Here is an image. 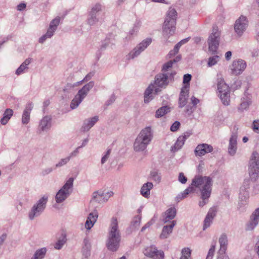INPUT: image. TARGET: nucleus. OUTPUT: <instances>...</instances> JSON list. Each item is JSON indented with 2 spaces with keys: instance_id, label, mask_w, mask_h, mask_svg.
<instances>
[{
  "instance_id": "5fc2aeb1",
  "label": "nucleus",
  "mask_w": 259,
  "mask_h": 259,
  "mask_svg": "<svg viewBox=\"0 0 259 259\" xmlns=\"http://www.w3.org/2000/svg\"><path fill=\"white\" fill-rule=\"evenodd\" d=\"M110 43V39L108 37H106V39L102 42L100 49L101 50L105 49L106 47L109 46Z\"/></svg>"
},
{
  "instance_id": "20e7f679",
  "label": "nucleus",
  "mask_w": 259,
  "mask_h": 259,
  "mask_svg": "<svg viewBox=\"0 0 259 259\" xmlns=\"http://www.w3.org/2000/svg\"><path fill=\"white\" fill-rule=\"evenodd\" d=\"M221 36V31L217 25H213L212 32L209 35L207 43L208 45V50L212 55H215L217 52ZM220 57L218 55H214L208 59V65L212 66L214 65L219 61Z\"/></svg>"
},
{
  "instance_id": "c85d7f7f",
  "label": "nucleus",
  "mask_w": 259,
  "mask_h": 259,
  "mask_svg": "<svg viewBox=\"0 0 259 259\" xmlns=\"http://www.w3.org/2000/svg\"><path fill=\"white\" fill-rule=\"evenodd\" d=\"M31 62V59H26L16 70L15 74L17 75H20L28 70V65Z\"/></svg>"
},
{
  "instance_id": "7c9ffc66",
  "label": "nucleus",
  "mask_w": 259,
  "mask_h": 259,
  "mask_svg": "<svg viewBox=\"0 0 259 259\" xmlns=\"http://www.w3.org/2000/svg\"><path fill=\"white\" fill-rule=\"evenodd\" d=\"M153 185L151 182H147L142 186L141 189V194L145 198H148L150 194V190L152 189Z\"/></svg>"
},
{
  "instance_id": "473e14b6",
  "label": "nucleus",
  "mask_w": 259,
  "mask_h": 259,
  "mask_svg": "<svg viewBox=\"0 0 259 259\" xmlns=\"http://www.w3.org/2000/svg\"><path fill=\"white\" fill-rule=\"evenodd\" d=\"M13 114V111L12 109L8 108L7 109L4 114L3 117L1 119V123L3 125L6 124L9 120L10 119Z\"/></svg>"
},
{
  "instance_id": "c9c22d12",
  "label": "nucleus",
  "mask_w": 259,
  "mask_h": 259,
  "mask_svg": "<svg viewBox=\"0 0 259 259\" xmlns=\"http://www.w3.org/2000/svg\"><path fill=\"white\" fill-rule=\"evenodd\" d=\"M67 240L66 235L64 232L61 233V236L58 238L57 241L54 245V247L56 249H60L66 243Z\"/></svg>"
},
{
  "instance_id": "3c124183",
  "label": "nucleus",
  "mask_w": 259,
  "mask_h": 259,
  "mask_svg": "<svg viewBox=\"0 0 259 259\" xmlns=\"http://www.w3.org/2000/svg\"><path fill=\"white\" fill-rule=\"evenodd\" d=\"M178 180L181 183L184 184L186 183L188 179L184 175V173L181 172L179 173Z\"/></svg>"
},
{
  "instance_id": "9b49d317",
  "label": "nucleus",
  "mask_w": 259,
  "mask_h": 259,
  "mask_svg": "<svg viewBox=\"0 0 259 259\" xmlns=\"http://www.w3.org/2000/svg\"><path fill=\"white\" fill-rule=\"evenodd\" d=\"M249 165V174L251 180L255 182L259 174V154L254 151L252 152Z\"/></svg>"
},
{
  "instance_id": "bf43d9fd",
  "label": "nucleus",
  "mask_w": 259,
  "mask_h": 259,
  "mask_svg": "<svg viewBox=\"0 0 259 259\" xmlns=\"http://www.w3.org/2000/svg\"><path fill=\"white\" fill-rule=\"evenodd\" d=\"M53 170V167H47L41 171V174L42 176H45L52 172Z\"/></svg>"
},
{
  "instance_id": "dca6fc26",
  "label": "nucleus",
  "mask_w": 259,
  "mask_h": 259,
  "mask_svg": "<svg viewBox=\"0 0 259 259\" xmlns=\"http://www.w3.org/2000/svg\"><path fill=\"white\" fill-rule=\"evenodd\" d=\"M112 191L104 192L102 191H97L94 192L92 194L91 201L98 203H102L107 201L108 199L113 196Z\"/></svg>"
},
{
  "instance_id": "aec40b11",
  "label": "nucleus",
  "mask_w": 259,
  "mask_h": 259,
  "mask_svg": "<svg viewBox=\"0 0 259 259\" xmlns=\"http://www.w3.org/2000/svg\"><path fill=\"white\" fill-rule=\"evenodd\" d=\"M192 135L190 131L186 132L184 135L180 136L177 139L175 145L171 147V150L176 152L181 149L184 145L185 141Z\"/></svg>"
},
{
  "instance_id": "4c0bfd02",
  "label": "nucleus",
  "mask_w": 259,
  "mask_h": 259,
  "mask_svg": "<svg viewBox=\"0 0 259 259\" xmlns=\"http://www.w3.org/2000/svg\"><path fill=\"white\" fill-rule=\"evenodd\" d=\"M170 112V108L167 106H164L159 108L155 113L157 118L161 117Z\"/></svg>"
},
{
  "instance_id": "2eb2a0df",
  "label": "nucleus",
  "mask_w": 259,
  "mask_h": 259,
  "mask_svg": "<svg viewBox=\"0 0 259 259\" xmlns=\"http://www.w3.org/2000/svg\"><path fill=\"white\" fill-rule=\"evenodd\" d=\"M248 26V20L245 16L241 15L238 18L234 24L235 32L239 36H241Z\"/></svg>"
},
{
  "instance_id": "39448f33",
  "label": "nucleus",
  "mask_w": 259,
  "mask_h": 259,
  "mask_svg": "<svg viewBox=\"0 0 259 259\" xmlns=\"http://www.w3.org/2000/svg\"><path fill=\"white\" fill-rule=\"evenodd\" d=\"M177 12L176 10L170 7L167 11L166 17L162 26V35L166 38L172 35L176 30Z\"/></svg>"
},
{
  "instance_id": "6e6d98bb",
  "label": "nucleus",
  "mask_w": 259,
  "mask_h": 259,
  "mask_svg": "<svg viewBox=\"0 0 259 259\" xmlns=\"http://www.w3.org/2000/svg\"><path fill=\"white\" fill-rule=\"evenodd\" d=\"M140 25H141V24H140V21L136 22L134 25L133 29L131 31H130V33L131 34V35H133L134 34L135 32H137L138 31Z\"/></svg>"
},
{
  "instance_id": "de8ad7c7",
  "label": "nucleus",
  "mask_w": 259,
  "mask_h": 259,
  "mask_svg": "<svg viewBox=\"0 0 259 259\" xmlns=\"http://www.w3.org/2000/svg\"><path fill=\"white\" fill-rule=\"evenodd\" d=\"M94 74H95V72L93 71L89 72L82 80L77 82L76 83V84H81L83 82L89 81L92 78V77L94 75Z\"/></svg>"
},
{
  "instance_id": "1a4fd4ad",
  "label": "nucleus",
  "mask_w": 259,
  "mask_h": 259,
  "mask_svg": "<svg viewBox=\"0 0 259 259\" xmlns=\"http://www.w3.org/2000/svg\"><path fill=\"white\" fill-rule=\"evenodd\" d=\"M73 181V178H70L56 193L55 200L57 203L63 202L71 194L72 191Z\"/></svg>"
},
{
  "instance_id": "680f3d73",
  "label": "nucleus",
  "mask_w": 259,
  "mask_h": 259,
  "mask_svg": "<svg viewBox=\"0 0 259 259\" xmlns=\"http://www.w3.org/2000/svg\"><path fill=\"white\" fill-rule=\"evenodd\" d=\"M115 99H116V98H115V96L114 94H112L109 99H108L106 102V105L107 106H109L111 104H112L115 101Z\"/></svg>"
},
{
  "instance_id": "b1692460",
  "label": "nucleus",
  "mask_w": 259,
  "mask_h": 259,
  "mask_svg": "<svg viewBox=\"0 0 259 259\" xmlns=\"http://www.w3.org/2000/svg\"><path fill=\"white\" fill-rule=\"evenodd\" d=\"M98 217V212L95 210L89 213L85 223V227L87 229H91L96 222Z\"/></svg>"
},
{
  "instance_id": "864d4df0",
  "label": "nucleus",
  "mask_w": 259,
  "mask_h": 259,
  "mask_svg": "<svg viewBox=\"0 0 259 259\" xmlns=\"http://www.w3.org/2000/svg\"><path fill=\"white\" fill-rule=\"evenodd\" d=\"M180 126V122L179 121H176L174 122L170 126V130L172 132H176L179 128Z\"/></svg>"
},
{
  "instance_id": "a211bd4d",
  "label": "nucleus",
  "mask_w": 259,
  "mask_h": 259,
  "mask_svg": "<svg viewBox=\"0 0 259 259\" xmlns=\"http://www.w3.org/2000/svg\"><path fill=\"white\" fill-rule=\"evenodd\" d=\"M259 222V207L257 208L252 212L250 216V221L246 225V231H251L253 230L257 225Z\"/></svg>"
},
{
  "instance_id": "a18cd8bd",
  "label": "nucleus",
  "mask_w": 259,
  "mask_h": 259,
  "mask_svg": "<svg viewBox=\"0 0 259 259\" xmlns=\"http://www.w3.org/2000/svg\"><path fill=\"white\" fill-rule=\"evenodd\" d=\"M213 220V219H210L208 217H205L204 221V224H203V230H205L207 228L210 227L211 224Z\"/></svg>"
},
{
  "instance_id": "5701e85b",
  "label": "nucleus",
  "mask_w": 259,
  "mask_h": 259,
  "mask_svg": "<svg viewBox=\"0 0 259 259\" xmlns=\"http://www.w3.org/2000/svg\"><path fill=\"white\" fill-rule=\"evenodd\" d=\"M176 225V221L173 220L170 222V224L169 225L163 226L161 233L160 235V239H163L167 238L169 235L172 233L173 228Z\"/></svg>"
},
{
  "instance_id": "393cba45",
  "label": "nucleus",
  "mask_w": 259,
  "mask_h": 259,
  "mask_svg": "<svg viewBox=\"0 0 259 259\" xmlns=\"http://www.w3.org/2000/svg\"><path fill=\"white\" fill-rule=\"evenodd\" d=\"M52 117L50 116H44L40 121L39 130L42 132L48 131L51 127Z\"/></svg>"
},
{
  "instance_id": "4468645a",
  "label": "nucleus",
  "mask_w": 259,
  "mask_h": 259,
  "mask_svg": "<svg viewBox=\"0 0 259 259\" xmlns=\"http://www.w3.org/2000/svg\"><path fill=\"white\" fill-rule=\"evenodd\" d=\"M144 255L153 259H164V253L161 250H158L154 245L147 247L143 251Z\"/></svg>"
},
{
  "instance_id": "09e8293b",
  "label": "nucleus",
  "mask_w": 259,
  "mask_h": 259,
  "mask_svg": "<svg viewBox=\"0 0 259 259\" xmlns=\"http://www.w3.org/2000/svg\"><path fill=\"white\" fill-rule=\"evenodd\" d=\"M217 209L214 207L210 208L206 217L213 219L216 215Z\"/></svg>"
},
{
  "instance_id": "69168bd1",
  "label": "nucleus",
  "mask_w": 259,
  "mask_h": 259,
  "mask_svg": "<svg viewBox=\"0 0 259 259\" xmlns=\"http://www.w3.org/2000/svg\"><path fill=\"white\" fill-rule=\"evenodd\" d=\"M26 5L25 3H20L17 6V9L18 11H22L26 8Z\"/></svg>"
},
{
  "instance_id": "052dcab7",
  "label": "nucleus",
  "mask_w": 259,
  "mask_h": 259,
  "mask_svg": "<svg viewBox=\"0 0 259 259\" xmlns=\"http://www.w3.org/2000/svg\"><path fill=\"white\" fill-rule=\"evenodd\" d=\"M91 247H82V254L84 256H85V257H88L89 256H90L91 252H90Z\"/></svg>"
},
{
  "instance_id": "bb28decb",
  "label": "nucleus",
  "mask_w": 259,
  "mask_h": 259,
  "mask_svg": "<svg viewBox=\"0 0 259 259\" xmlns=\"http://www.w3.org/2000/svg\"><path fill=\"white\" fill-rule=\"evenodd\" d=\"M237 136L236 134H233L232 135L230 140L229 145L228 147V153L230 155H234L237 150Z\"/></svg>"
},
{
  "instance_id": "0e129e2a",
  "label": "nucleus",
  "mask_w": 259,
  "mask_h": 259,
  "mask_svg": "<svg viewBox=\"0 0 259 259\" xmlns=\"http://www.w3.org/2000/svg\"><path fill=\"white\" fill-rule=\"evenodd\" d=\"M217 259H229V257L226 253L218 252Z\"/></svg>"
},
{
  "instance_id": "7ed1b4c3",
  "label": "nucleus",
  "mask_w": 259,
  "mask_h": 259,
  "mask_svg": "<svg viewBox=\"0 0 259 259\" xmlns=\"http://www.w3.org/2000/svg\"><path fill=\"white\" fill-rule=\"evenodd\" d=\"M121 234L118 229V223L116 217H113L111 219L109 227L108 238L106 241L107 249L112 252L116 251L120 246Z\"/></svg>"
},
{
  "instance_id": "9d476101",
  "label": "nucleus",
  "mask_w": 259,
  "mask_h": 259,
  "mask_svg": "<svg viewBox=\"0 0 259 259\" xmlns=\"http://www.w3.org/2000/svg\"><path fill=\"white\" fill-rule=\"evenodd\" d=\"M48 200V196L44 195L33 205L28 213V218L30 220H34L43 212L46 207Z\"/></svg>"
},
{
  "instance_id": "6ab92c4d",
  "label": "nucleus",
  "mask_w": 259,
  "mask_h": 259,
  "mask_svg": "<svg viewBox=\"0 0 259 259\" xmlns=\"http://www.w3.org/2000/svg\"><path fill=\"white\" fill-rule=\"evenodd\" d=\"M213 149V148L211 145L203 143L197 146L194 150V153L196 156H202L207 153L211 152Z\"/></svg>"
},
{
  "instance_id": "4be33fe9",
  "label": "nucleus",
  "mask_w": 259,
  "mask_h": 259,
  "mask_svg": "<svg viewBox=\"0 0 259 259\" xmlns=\"http://www.w3.org/2000/svg\"><path fill=\"white\" fill-rule=\"evenodd\" d=\"M33 107V104L32 102H29L26 104L22 116V122L23 124H26L29 122L30 115Z\"/></svg>"
},
{
  "instance_id": "e433bc0d",
  "label": "nucleus",
  "mask_w": 259,
  "mask_h": 259,
  "mask_svg": "<svg viewBox=\"0 0 259 259\" xmlns=\"http://www.w3.org/2000/svg\"><path fill=\"white\" fill-rule=\"evenodd\" d=\"M47 252V249L45 247L37 249L34 253L31 259H42L44 258Z\"/></svg>"
},
{
  "instance_id": "37998d69",
  "label": "nucleus",
  "mask_w": 259,
  "mask_h": 259,
  "mask_svg": "<svg viewBox=\"0 0 259 259\" xmlns=\"http://www.w3.org/2000/svg\"><path fill=\"white\" fill-rule=\"evenodd\" d=\"M173 63L172 61L169 60L166 63H164L162 67L161 71L163 73H167V71L169 68H172Z\"/></svg>"
},
{
  "instance_id": "72a5a7b5",
  "label": "nucleus",
  "mask_w": 259,
  "mask_h": 259,
  "mask_svg": "<svg viewBox=\"0 0 259 259\" xmlns=\"http://www.w3.org/2000/svg\"><path fill=\"white\" fill-rule=\"evenodd\" d=\"M60 22V18L59 16L56 17L55 18L53 19L49 25V27L47 30L50 31L54 34V32L57 29L58 25Z\"/></svg>"
},
{
  "instance_id": "79ce46f5",
  "label": "nucleus",
  "mask_w": 259,
  "mask_h": 259,
  "mask_svg": "<svg viewBox=\"0 0 259 259\" xmlns=\"http://www.w3.org/2000/svg\"><path fill=\"white\" fill-rule=\"evenodd\" d=\"M70 159H71L68 156L64 158L61 159L56 164L55 168L60 167L66 165L70 161Z\"/></svg>"
},
{
  "instance_id": "338daca9",
  "label": "nucleus",
  "mask_w": 259,
  "mask_h": 259,
  "mask_svg": "<svg viewBox=\"0 0 259 259\" xmlns=\"http://www.w3.org/2000/svg\"><path fill=\"white\" fill-rule=\"evenodd\" d=\"M253 193L256 195L259 193V184H255L253 187Z\"/></svg>"
},
{
  "instance_id": "e2e57ef3",
  "label": "nucleus",
  "mask_w": 259,
  "mask_h": 259,
  "mask_svg": "<svg viewBox=\"0 0 259 259\" xmlns=\"http://www.w3.org/2000/svg\"><path fill=\"white\" fill-rule=\"evenodd\" d=\"M194 111V107L191 105H187L186 107L185 112L190 115Z\"/></svg>"
},
{
  "instance_id": "c756f323",
  "label": "nucleus",
  "mask_w": 259,
  "mask_h": 259,
  "mask_svg": "<svg viewBox=\"0 0 259 259\" xmlns=\"http://www.w3.org/2000/svg\"><path fill=\"white\" fill-rule=\"evenodd\" d=\"M219 242L220 245V248L219 252L226 253V251L228 247V238L226 234H223L221 235Z\"/></svg>"
},
{
  "instance_id": "8fccbe9b",
  "label": "nucleus",
  "mask_w": 259,
  "mask_h": 259,
  "mask_svg": "<svg viewBox=\"0 0 259 259\" xmlns=\"http://www.w3.org/2000/svg\"><path fill=\"white\" fill-rule=\"evenodd\" d=\"M252 129L256 133L259 134V120H254L252 124Z\"/></svg>"
},
{
  "instance_id": "13d9d810",
  "label": "nucleus",
  "mask_w": 259,
  "mask_h": 259,
  "mask_svg": "<svg viewBox=\"0 0 259 259\" xmlns=\"http://www.w3.org/2000/svg\"><path fill=\"white\" fill-rule=\"evenodd\" d=\"M81 149L80 147H77L73 151L71 152L68 156L71 159L72 157H74L77 156L78 153H79V149Z\"/></svg>"
},
{
  "instance_id": "774afa93",
  "label": "nucleus",
  "mask_w": 259,
  "mask_h": 259,
  "mask_svg": "<svg viewBox=\"0 0 259 259\" xmlns=\"http://www.w3.org/2000/svg\"><path fill=\"white\" fill-rule=\"evenodd\" d=\"M191 102L193 106H195L199 102V100L197 98L193 96L191 98Z\"/></svg>"
},
{
  "instance_id": "ddd939ff",
  "label": "nucleus",
  "mask_w": 259,
  "mask_h": 259,
  "mask_svg": "<svg viewBox=\"0 0 259 259\" xmlns=\"http://www.w3.org/2000/svg\"><path fill=\"white\" fill-rule=\"evenodd\" d=\"M151 42L152 39L150 38H147L143 40L128 53L126 56V59L130 60L137 57L151 44Z\"/></svg>"
},
{
  "instance_id": "a878e982",
  "label": "nucleus",
  "mask_w": 259,
  "mask_h": 259,
  "mask_svg": "<svg viewBox=\"0 0 259 259\" xmlns=\"http://www.w3.org/2000/svg\"><path fill=\"white\" fill-rule=\"evenodd\" d=\"M98 120L99 117L98 116H95L92 118L85 120L81 127V130L83 132L88 131Z\"/></svg>"
},
{
  "instance_id": "f3484780",
  "label": "nucleus",
  "mask_w": 259,
  "mask_h": 259,
  "mask_svg": "<svg viewBox=\"0 0 259 259\" xmlns=\"http://www.w3.org/2000/svg\"><path fill=\"white\" fill-rule=\"evenodd\" d=\"M246 67V62L241 59L235 60L233 62L231 67L232 74L238 75L243 72Z\"/></svg>"
},
{
  "instance_id": "f8f14e48",
  "label": "nucleus",
  "mask_w": 259,
  "mask_h": 259,
  "mask_svg": "<svg viewBox=\"0 0 259 259\" xmlns=\"http://www.w3.org/2000/svg\"><path fill=\"white\" fill-rule=\"evenodd\" d=\"M219 96L224 105L227 106L230 102V90L229 86L223 79H218L217 83Z\"/></svg>"
},
{
  "instance_id": "423d86ee",
  "label": "nucleus",
  "mask_w": 259,
  "mask_h": 259,
  "mask_svg": "<svg viewBox=\"0 0 259 259\" xmlns=\"http://www.w3.org/2000/svg\"><path fill=\"white\" fill-rule=\"evenodd\" d=\"M153 138L151 128L147 126L143 129L137 136L134 143V149L136 152L143 151L149 144Z\"/></svg>"
},
{
  "instance_id": "cd10ccee",
  "label": "nucleus",
  "mask_w": 259,
  "mask_h": 259,
  "mask_svg": "<svg viewBox=\"0 0 259 259\" xmlns=\"http://www.w3.org/2000/svg\"><path fill=\"white\" fill-rule=\"evenodd\" d=\"M177 210L175 207H170L167 209L163 215L162 221L166 223L172 220L176 215Z\"/></svg>"
},
{
  "instance_id": "c03bdc74",
  "label": "nucleus",
  "mask_w": 259,
  "mask_h": 259,
  "mask_svg": "<svg viewBox=\"0 0 259 259\" xmlns=\"http://www.w3.org/2000/svg\"><path fill=\"white\" fill-rule=\"evenodd\" d=\"M150 176L152 179L157 182H159L161 180V176L159 173H158L157 171H152L150 173Z\"/></svg>"
},
{
  "instance_id": "2f4dec72",
  "label": "nucleus",
  "mask_w": 259,
  "mask_h": 259,
  "mask_svg": "<svg viewBox=\"0 0 259 259\" xmlns=\"http://www.w3.org/2000/svg\"><path fill=\"white\" fill-rule=\"evenodd\" d=\"M251 103V100L249 96H245L241 98V103L238 109L240 112H243L247 109Z\"/></svg>"
},
{
  "instance_id": "58836bf2",
  "label": "nucleus",
  "mask_w": 259,
  "mask_h": 259,
  "mask_svg": "<svg viewBox=\"0 0 259 259\" xmlns=\"http://www.w3.org/2000/svg\"><path fill=\"white\" fill-rule=\"evenodd\" d=\"M141 217L139 215L135 216L131 222V228L132 230H136L140 226Z\"/></svg>"
},
{
  "instance_id": "412c9836",
  "label": "nucleus",
  "mask_w": 259,
  "mask_h": 259,
  "mask_svg": "<svg viewBox=\"0 0 259 259\" xmlns=\"http://www.w3.org/2000/svg\"><path fill=\"white\" fill-rule=\"evenodd\" d=\"M189 87L186 85L181 89L179 98V107L183 108L187 103L189 95Z\"/></svg>"
},
{
  "instance_id": "49530a36",
  "label": "nucleus",
  "mask_w": 259,
  "mask_h": 259,
  "mask_svg": "<svg viewBox=\"0 0 259 259\" xmlns=\"http://www.w3.org/2000/svg\"><path fill=\"white\" fill-rule=\"evenodd\" d=\"M250 181L248 179L245 180L243 182V185L240 188V191H246L249 188Z\"/></svg>"
},
{
  "instance_id": "a19ab883",
  "label": "nucleus",
  "mask_w": 259,
  "mask_h": 259,
  "mask_svg": "<svg viewBox=\"0 0 259 259\" xmlns=\"http://www.w3.org/2000/svg\"><path fill=\"white\" fill-rule=\"evenodd\" d=\"M53 35L50 31L47 30V32L39 38L38 42L43 44L47 39L51 38Z\"/></svg>"
},
{
  "instance_id": "f704fd0d",
  "label": "nucleus",
  "mask_w": 259,
  "mask_h": 259,
  "mask_svg": "<svg viewBox=\"0 0 259 259\" xmlns=\"http://www.w3.org/2000/svg\"><path fill=\"white\" fill-rule=\"evenodd\" d=\"M194 191V188L192 186H189L183 192L178 194L176 197V201L180 202L183 199L186 198L187 195L191 192Z\"/></svg>"
},
{
  "instance_id": "603ef678",
  "label": "nucleus",
  "mask_w": 259,
  "mask_h": 259,
  "mask_svg": "<svg viewBox=\"0 0 259 259\" xmlns=\"http://www.w3.org/2000/svg\"><path fill=\"white\" fill-rule=\"evenodd\" d=\"M111 151V149H108L107 150V151L106 152L105 155L102 157V158H101V163L102 164L105 163L107 161V159L109 157V155L110 154Z\"/></svg>"
},
{
  "instance_id": "f03ea898",
  "label": "nucleus",
  "mask_w": 259,
  "mask_h": 259,
  "mask_svg": "<svg viewBox=\"0 0 259 259\" xmlns=\"http://www.w3.org/2000/svg\"><path fill=\"white\" fill-rule=\"evenodd\" d=\"M191 185L199 188L201 200L199 201L198 205L202 207L208 202L212 190V179L209 177L195 176L192 180Z\"/></svg>"
},
{
  "instance_id": "6e6552de",
  "label": "nucleus",
  "mask_w": 259,
  "mask_h": 259,
  "mask_svg": "<svg viewBox=\"0 0 259 259\" xmlns=\"http://www.w3.org/2000/svg\"><path fill=\"white\" fill-rule=\"evenodd\" d=\"M94 84L93 81H90L78 91V93L71 102L70 106L72 109H74L79 106L87 96L90 91L93 88Z\"/></svg>"
},
{
  "instance_id": "ea45409f",
  "label": "nucleus",
  "mask_w": 259,
  "mask_h": 259,
  "mask_svg": "<svg viewBox=\"0 0 259 259\" xmlns=\"http://www.w3.org/2000/svg\"><path fill=\"white\" fill-rule=\"evenodd\" d=\"M191 250L189 248H184L181 251V255L180 259H192Z\"/></svg>"
},
{
  "instance_id": "f257e3e1",
  "label": "nucleus",
  "mask_w": 259,
  "mask_h": 259,
  "mask_svg": "<svg viewBox=\"0 0 259 259\" xmlns=\"http://www.w3.org/2000/svg\"><path fill=\"white\" fill-rule=\"evenodd\" d=\"M176 74L175 71L170 73H159L155 76L154 84H151L146 89L144 93V102L148 103L152 100V93L154 92L157 94L160 90L158 88H165L169 84L174 80L175 76Z\"/></svg>"
},
{
  "instance_id": "4d7b16f0",
  "label": "nucleus",
  "mask_w": 259,
  "mask_h": 259,
  "mask_svg": "<svg viewBox=\"0 0 259 259\" xmlns=\"http://www.w3.org/2000/svg\"><path fill=\"white\" fill-rule=\"evenodd\" d=\"M192 76L190 74H186L183 76V83L184 84H188L189 83L190 80H191Z\"/></svg>"
},
{
  "instance_id": "0eeeda50",
  "label": "nucleus",
  "mask_w": 259,
  "mask_h": 259,
  "mask_svg": "<svg viewBox=\"0 0 259 259\" xmlns=\"http://www.w3.org/2000/svg\"><path fill=\"white\" fill-rule=\"evenodd\" d=\"M104 16V13L103 11V6L99 3L94 5L88 13L87 23L90 26H93L99 22H101Z\"/></svg>"
}]
</instances>
